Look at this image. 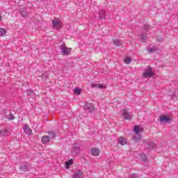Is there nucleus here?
<instances>
[{"label": "nucleus", "instance_id": "obj_29", "mask_svg": "<svg viewBox=\"0 0 178 178\" xmlns=\"http://www.w3.org/2000/svg\"><path fill=\"white\" fill-rule=\"evenodd\" d=\"M106 88L105 86L99 84V85H98V88H99V90H104V88Z\"/></svg>", "mask_w": 178, "mask_h": 178}, {"label": "nucleus", "instance_id": "obj_24", "mask_svg": "<svg viewBox=\"0 0 178 178\" xmlns=\"http://www.w3.org/2000/svg\"><path fill=\"white\" fill-rule=\"evenodd\" d=\"M7 119H8V120H15V115L12 113H10L8 116H7Z\"/></svg>", "mask_w": 178, "mask_h": 178}, {"label": "nucleus", "instance_id": "obj_12", "mask_svg": "<svg viewBox=\"0 0 178 178\" xmlns=\"http://www.w3.org/2000/svg\"><path fill=\"white\" fill-rule=\"evenodd\" d=\"M118 143L120 145H126V144H127V141H126V139L123 136L118 138Z\"/></svg>", "mask_w": 178, "mask_h": 178}, {"label": "nucleus", "instance_id": "obj_8", "mask_svg": "<svg viewBox=\"0 0 178 178\" xmlns=\"http://www.w3.org/2000/svg\"><path fill=\"white\" fill-rule=\"evenodd\" d=\"M70 51H72V49H67L65 46L61 47V52L63 55H69Z\"/></svg>", "mask_w": 178, "mask_h": 178}, {"label": "nucleus", "instance_id": "obj_2", "mask_svg": "<svg viewBox=\"0 0 178 178\" xmlns=\"http://www.w3.org/2000/svg\"><path fill=\"white\" fill-rule=\"evenodd\" d=\"M144 30H145V32H143L141 35L138 36V38H139L142 42H144V41L147 40V31L149 30V25H145Z\"/></svg>", "mask_w": 178, "mask_h": 178}, {"label": "nucleus", "instance_id": "obj_5", "mask_svg": "<svg viewBox=\"0 0 178 178\" xmlns=\"http://www.w3.org/2000/svg\"><path fill=\"white\" fill-rule=\"evenodd\" d=\"M53 28L56 29L57 30L62 27V22L56 19L52 21Z\"/></svg>", "mask_w": 178, "mask_h": 178}, {"label": "nucleus", "instance_id": "obj_20", "mask_svg": "<svg viewBox=\"0 0 178 178\" xmlns=\"http://www.w3.org/2000/svg\"><path fill=\"white\" fill-rule=\"evenodd\" d=\"M0 136H1L2 137L8 136V131L6 129H1L0 131Z\"/></svg>", "mask_w": 178, "mask_h": 178}, {"label": "nucleus", "instance_id": "obj_14", "mask_svg": "<svg viewBox=\"0 0 178 178\" xmlns=\"http://www.w3.org/2000/svg\"><path fill=\"white\" fill-rule=\"evenodd\" d=\"M91 154L92 155H94L95 156H98V155H99V149H98L97 147H95L93 149H92L91 150Z\"/></svg>", "mask_w": 178, "mask_h": 178}, {"label": "nucleus", "instance_id": "obj_21", "mask_svg": "<svg viewBox=\"0 0 178 178\" xmlns=\"http://www.w3.org/2000/svg\"><path fill=\"white\" fill-rule=\"evenodd\" d=\"M113 44L114 45H115L116 47H120V45H122V42H120L119 40L115 39L113 41Z\"/></svg>", "mask_w": 178, "mask_h": 178}, {"label": "nucleus", "instance_id": "obj_19", "mask_svg": "<svg viewBox=\"0 0 178 178\" xmlns=\"http://www.w3.org/2000/svg\"><path fill=\"white\" fill-rule=\"evenodd\" d=\"M134 131L136 134H140V133H141V129H140V127H138V126H135L134 127Z\"/></svg>", "mask_w": 178, "mask_h": 178}, {"label": "nucleus", "instance_id": "obj_7", "mask_svg": "<svg viewBox=\"0 0 178 178\" xmlns=\"http://www.w3.org/2000/svg\"><path fill=\"white\" fill-rule=\"evenodd\" d=\"M23 129L25 134H26L28 136H30L32 133L31 129H30V127H29V124H25L23 127Z\"/></svg>", "mask_w": 178, "mask_h": 178}, {"label": "nucleus", "instance_id": "obj_28", "mask_svg": "<svg viewBox=\"0 0 178 178\" xmlns=\"http://www.w3.org/2000/svg\"><path fill=\"white\" fill-rule=\"evenodd\" d=\"M98 83H92L91 84V87L92 88H98Z\"/></svg>", "mask_w": 178, "mask_h": 178}, {"label": "nucleus", "instance_id": "obj_33", "mask_svg": "<svg viewBox=\"0 0 178 178\" xmlns=\"http://www.w3.org/2000/svg\"><path fill=\"white\" fill-rule=\"evenodd\" d=\"M2 20V15H0V21Z\"/></svg>", "mask_w": 178, "mask_h": 178}, {"label": "nucleus", "instance_id": "obj_6", "mask_svg": "<svg viewBox=\"0 0 178 178\" xmlns=\"http://www.w3.org/2000/svg\"><path fill=\"white\" fill-rule=\"evenodd\" d=\"M94 108V105H92L91 103H86L84 105V109L85 111H88V112H93Z\"/></svg>", "mask_w": 178, "mask_h": 178}, {"label": "nucleus", "instance_id": "obj_16", "mask_svg": "<svg viewBox=\"0 0 178 178\" xmlns=\"http://www.w3.org/2000/svg\"><path fill=\"white\" fill-rule=\"evenodd\" d=\"M49 138H55L56 137V131H48Z\"/></svg>", "mask_w": 178, "mask_h": 178}, {"label": "nucleus", "instance_id": "obj_34", "mask_svg": "<svg viewBox=\"0 0 178 178\" xmlns=\"http://www.w3.org/2000/svg\"><path fill=\"white\" fill-rule=\"evenodd\" d=\"M175 97H176V94L172 95V98Z\"/></svg>", "mask_w": 178, "mask_h": 178}, {"label": "nucleus", "instance_id": "obj_15", "mask_svg": "<svg viewBox=\"0 0 178 178\" xmlns=\"http://www.w3.org/2000/svg\"><path fill=\"white\" fill-rule=\"evenodd\" d=\"M132 140L134 141V143H138V141H141V136L136 134L135 136H132Z\"/></svg>", "mask_w": 178, "mask_h": 178}, {"label": "nucleus", "instance_id": "obj_25", "mask_svg": "<svg viewBox=\"0 0 178 178\" xmlns=\"http://www.w3.org/2000/svg\"><path fill=\"white\" fill-rule=\"evenodd\" d=\"M140 156L142 161H147V156L145 154L141 153L140 154Z\"/></svg>", "mask_w": 178, "mask_h": 178}, {"label": "nucleus", "instance_id": "obj_18", "mask_svg": "<svg viewBox=\"0 0 178 178\" xmlns=\"http://www.w3.org/2000/svg\"><path fill=\"white\" fill-rule=\"evenodd\" d=\"M80 147L79 146H74L72 147V152H74L75 154H80Z\"/></svg>", "mask_w": 178, "mask_h": 178}, {"label": "nucleus", "instance_id": "obj_11", "mask_svg": "<svg viewBox=\"0 0 178 178\" xmlns=\"http://www.w3.org/2000/svg\"><path fill=\"white\" fill-rule=\"evenodd\" d=\"M19 13L22 16V17H27L29 13H27V9L26 8H20Z\"/></svg>", "mask_w": 178, "mask_h": 178}, {"label": "nucleus", "instance_id": "obj_23", "mask_svg": "<svg viewBox=\"0 0 178 178\" xmlns=\"http://www.w3.org/2000/svg\"><path fill=\"white\" fill-rule=\"evenodd\" d=\"M74 94H76V95H80L81 94V89L80 88H75L74 89Z\"/></svg>", "mask_w": 178, "mask_h": 178}, {"label": "nucleus", "instance_id": "obj_17", "mask_svg": "<svg viewBox=\"0 0 178 178\" xmlns=\"http://www.w3.org/2000/svg\"><path fill=\"white\" fill-rule=\"evenodd\" d=\"M49 140H51L49 138V136H43L42 138V144H47V143H49Z\"/></svg>", "mask_w": 178, "mask_h": 178}, {"label": "nucleus", "instance_id": "obj_13", "mask_svg": "<svg viewBox=\"0 0 178 178\" xmlns=\"http://www.w3.org/2000/svg\"><path fill=\"white\" fill-rule=\"evenodd\" d=\"M20 170H22V172H29L30 168L29 167V165H26V164H23L19 167Z\"/></svg>", "mask_w": 178, "mask_h": 178}, {"label": "nucleus", "instance_id": "obj_9", "mask_svg": "<svg viewBox=\"0 0 178 178\" xmlns=\"http://www.w3.org/2000/svg\"><path fill=\"white\" fill-rule=\"evenodd\" d=\"M106 12L104 10H99L98 13V18L99 19H105L106 17Z\"/></svg>", "mask_w": 178, "mask_h": 178}, {"label": "nucleus", "instance_id": "obj_22", "mask_svg": "<svg viewBox=\"0 0 178 178\" xmlns=\"http://www.w3.org/2000/svg\"><path fill=\"white\" fill-rule=\"evenodd\" d=\"M6 31L3 28H0V37H3V35H6Z\"/></svg>", "mask_w": 178, "mask_h": 178}, {"label": "nucleus", "instance_id": "obj_30", "mask_svg": "<svg viewBox=\"0 0 178 178\" xmlns=\"http://www.w3.org/2000/svg\"><path fill=\"white\" fill-rule=\"evenodd\" d=\"M28 95H32V94H34L32 90H27Z\"/></svg>", "mask_w": 178, "mask_h": 178}, {"label": "nucleus", "instance_id": "obj_27", "mask_svg": "<svg viewBox=\"0 0 178 178\" xmlns=\"http://www.w3.org/2000/svg\"><path fill=\"white\" fill-rule=\"evenodd\" d=\"M124 63L127 65H129V63H131V59L130 58H127L124 59Z\"/></svg>", "mask_w": 178, "mask_h": 178}, {"label": "nucleus", "instance_id": "obj_31", "mask_svg": "<svg viewBox=\"0 0 178 178\" xmlns=\"http://www.w3.org/2000/svg\"><path fill=\"white\" fill-rule=\"evenodd\" d=\"M131 178H137L138 177V175L137 174H132L130 175Z\"/></svg>", "mask_w": 178, "mask_h": 178}, {"label": "nucleus", "instance_id": "obj_3", "mask_svg": "<svg viewBox=\"0 0 178 178\" xmlns=\"http://www.w3.org/2000/svg\"><path fill=\"white\" fill-rule=\"evenodd\" d=\"M122 116L126 119L127 120H131V113L129 112L126 109L122 110Z\"/></svg>", "mask_w": 178, "mask_h": 178}, {"label": "nucleus", "instance_id": "obj_26", "mask_svg": "<svg viewBox=\"0 0 178 178\" xmlns=\"http://www.w3.org/2000/svg\"><path fill=\"white\" fill-rule=\"evenodd\" d=\"M70 165H73V162L72 161V160H70V161H67V162H65L66 168H69V166H70Z\"/></svg>", "mask_w": 178, "mask_h": 178}, {"label": "nucleus", "instance_id": "obj_4", "mask_svg": "<svg viewBox=\"0 0 178 178\" xmlns=\"http://www.w3.org/2000/svg\"><path fill=\"white\" fill-rule=\"evenodd\" d=\"M170 120H172V118L168 117L167 115L160 116V122L163 124H166V123H169Z\"/></svg>", "mask_w": 178, "mask_h": 178}, {"label": "nucleus", "instance_id": "obj_32", "mask_svg": "<svg viewBox=\"0 0 178 178\" xmlns=\"http://www.w3.org/2000/svg\"><path fill=\"white\" fill-rule=\"evenodd\" d=\"M154 51H155V49H152V48H149V49H148V52H149V54H152V52H154Z\"/></svg>", "mask_w": 178, "mask_h": 178}, {"label": "nucleus", "instance_id": "obj_10", "mask_svg": "<svg viewBox=\"0 0 178 178\" xmlns=\"http://www.w3.org/2000/svg\"><path fill=\"white\" fill-rule=\"evenodd\" d=\"M83 176V171L81 170H78L76 172H74L72 177V178H81V177Z\"/></svg>", "mask_w": 178, "mask_h": 178}, {"label": "nucleus", "instance_id": "obj_1", "mask_svg": "<svg viewBox=\"0 0 178 178\" xmlns=\"http://www.w3.org/2000/svg\"><path fill=\"white\" fill-rule=\"evenodd\" d=\"M154 74V71L152 70V67H151V66L149 65H147L145 67L142 76L144 79H148V78L152 77Z\"/></svg>", "mask_w": 178, "mask_h": 178}]
</instances>
